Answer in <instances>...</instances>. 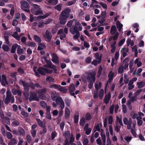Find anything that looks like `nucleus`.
Returning a JSON list of instances; mask_svg holds the SVG:
<instances>
[{"mask_svg":"<svg viewBox=\"0 0 145 145\" xmlns=\"http://www.w3.org/2000/svg\"><path fill=\"white\" fill-rule=\"evenodd\" d=\"M59 94L56 91L53 92L51 94L52 99L56 101L57 104H59L61 110H63L65 107V104L63 101L60 97H58Z\"/></svg>","mask_w":145,"mask_h":145,"instance_id":"obj_1","label":"nucleus"},{"mask_svg":"<svg viewBox=\"0 0 145 145\" xmlns=\"http://www.w3.org/2000/svg\"><path fill=\"white\" fill-rule=\"evenodd\" d=\"M19 84L21 85H23L24 88V90L25 91L24 93V95L26 100H28L29 99V93L28 92L29 91V87L31 86L32 89L34 88V86L32 83H30V84L25 83L22 80H21L19 82Z\"/></svg>","mask_w":145,"mask_h":145,"instance_id":"obj_2","label":"nucleus"},{"mask_svg":"<svg viewBox=\"0 0 145 145\" xmlns=\"http://www.w3.org/2000/svg\"><path fill=\"white\" fill-rule=\"evenodd\" d=\"M33 69L36 75L37 76H39V73L42 75H45L46 73L50 74L52 73L53 72L52 70H48L42 67H40L37 69V67H34Z\"/></svg>","mask_w":145,"mask_h":145,"instance_id":"obj_3","label":"nucleus"},{"mask_svg":"<svg viewBox=\"0 0 145 145\" xmlns=\"http://www.w3.org/2000/svg\"><path fill=\"white\" fill-rule=\"evenodd\" d=\"M31 6L32 7L31 10L32 13L36 15H43V13L39 5L36 4H31Z\"/></svg>","mask_w":145,"mask_h":145,"instance_id":"obj_4","label":"nucleus"},{"mask_svg":"<svg viewBox=\"0 0 145 145\" xmlns=\"http://www.w3.org/2000/svg\"><path fill=\"white\" fill-rule=\"evenodd\" d=\"M21 9L24 11L27 12H29V10L27 9L29 8L30 6L28 3L24 1H23L20 2Z\"/></svg>","mask_w":145,"mask_h":145,"instance_id":"obj_5","label":"nucleus"},{"mask_svg":"<svg viewBox=\"0 0 145 145\" xmlns=\"http://www.w3.org/2000/svg\"><path fill=\"white\" fill-rule=\"evenodd\" d=\"M29 101H39V99L36 93L35 92H31L30 93L29 98Z\"/></svg>","mask_w":145,"mask_h":145,"instance_id":"obj_6","label":"nucleus"},{"mask_svg":"<svg viewBox=\"0 0 145 145\" xmlns=\"http://www.w3.org/2000/svg\"><path fill=\"white\" fill-rule=\"evenodd\" d=\"M48 16L47 15L40 16L37 17L33 16V15L30 14V21L31 22H33L34 20H35L37 19H45Z\"/></svg>","mask_w":145,"mask_h":145,"instance_id":"obj_7","label":"nucleus"},{"mask_svg":"<svg viewBox=\"0 0 145 145\" xmlns=\"http://www.w3.org/2000/svg\"><path fill=\"white\" fill-rule=\"evenodd\" d=\"M68 17V16L61 14L59 18L60 24L62 25L65 24L67 22Z\"/></svg>","mask_w":145,"mask_h":145,"instance_id":"obj_8","label":"nucleus"},{"mask_svg":"<svg viewBox=\"0 0 145 145\" xmlns=\"http://www.w3.org/2000/svg\"><path fill=\"white\" fill-rule=\"evenodd\" d=\"M95 73L93 72L90 74L87 78V80L88 82H94L95 80Z\"/></svg>","mask_w":145,"mask_h":145,"instance_id":"obj_9","label":"nucleus"},{"mask_svg":"<svg viewBox=\"0 0 145 145\" xmlns=\"http://www.w3.org/2000/svg\"><path fill=\"white\" fill-rule=\"evenodd\" d=\"M12 94L10 91L8 90L7 91V96L5 100L4 101L5 103L7 104L10 101V98L12 97L11 96Z\"/></svg>","mask_w":145,"mask_h":145,"instance_id":"obj_10","label":"nucleus"},{"mask_svg":"<svg viewBox=\"0 0 145 145\" xmlns=\"http://www.w3.org/2000/svg\"><path fill=\"white\" fill-rule=\"evenodd\" d=\"M136 123H133V125L131 128V131L132 135L135 137H136L137 136V134L136 133V129L135 128V126H136Z\"/></svg>","mask_w":145,"mask_h":145,"instance_id":"obj_11","label":"nucleus"},{"mask_svg":"<svg viewBox=\"0 0 145 145\" xmlns=\"http://www.w3.org/2000/svg\"><path fill=\"white\" fill-rule=\"evenodd\" d=\"M52 61L55 63L59 64L58 58L57 55L54 53L51 54Z\"/></svg>","mask_w":145,"mask_h":145,"instance_id":"obj_12","label":"nucleus"},{"mask_svg":"<svg viewBox=\"0 0 145 145\" xmlns=\"http://www.w3.org/2000/svg\"><path fill=\"white\" fill-rule=\"evenodd\" d=\"M114 75V73L112 71H111L109 73L108 77L109 78L108 80L107 81L106 85H107L108 83H110L112 80Z\"/></svg>","mask_w":145,"mask_h":145,"instance_id":"obj_13","label":"nucleus"},{"mask_svg":"<svg viewBox=\"0 0 145 145\" xmlns=\"http://www.w3.org/2000/svg\"><path fill=\"white\" fill-rule=\"evenodd\" d=\"M111 97L110 93L109 92L105 96V98L104 99L103 102L106 104H107L110 100Z\"/></svg>","mask_w":145,"mask_h":145,"instance_id":"obj_14","label":"nucleus"},{"mask_svg":"<svg viewBox=\"0 0 145 145\" xmlns=\"http://www.w3.org/2000/svg\"><path fill=\"white\" fill-rule=\"evenodd\" d=\"M128 51V48L124 47L122 48L121 50V52L123 56L125 57L127 56Z\"/></svg>","mask_w":145,"mask_h":145,"instance_id":"obj_15","label":"nucleus"},{"mask_svg":"<svg viewBox=\"0 0 145 145\" xmlns=\"http://www.w3.org/2000/svg\"><path fill=\"white\" fill-rule=\"evenodd\" d=\"M44 36L45 38L47 39L48 40H50L52 38L50 33L48 30L46 31L45 34Z\"/></svg>","mask_w":145,"mask_h":145,"instance_id":"obj_16","label":"nucleus"},{"mask_svg":"<svg viewBox=\"0 0 145 145\" xmlns=\"http://www.w3.org/2000/svg\"><path fill=\"white\" fill-rule=\"evenodd\" d=\"M69 31L73 35H74L76 33H79V32L76 29L75 26L71 27Z\"/></svg>","mask_w":145,"mask_h":145,"instance_id":"obj_17","label":"nucleus"},{"mask_svg":"<svg viewBox=\"0 0 145 145\" xmlns=\"http://www.w3.org/2000/svg\"><path fill=\"white\" fill-rule=\"evenodd\" d=\"M74 26L79 31L82 30V27L81 24L79 22H76L75 23Z\"/></svg>","mask_w":145,"mask_h":145,"instance_id":"obj_18","label":"nucleus"},{"mask_svg":"<svg viewBox=\"0 0 145 145\" xmlns=\"http://www.w3.org/2000/svg\"><path fill=\"white\" fill-rule=\"evenodd\" d=\"M58 90L63 93H65L67 92V89L65 87H63L59 85L58 89Z\"/></svg>","mask_w":145,"mask_h":145,"instance_id":"obj_19","label":"nucleus"},{"mask_svg":"<svg viewBox=\"0 0 145 145\" xmlns=\"http://www.w3.org/2000/svg\"><path fill=\"white\" fill-rule=\"evenodd\" d=\"M70 112L69 108L66 107L65 110V117L66 118H68L70 116Z\"/></svg>","mask_w":145,"mask_h":145,"instance_id":"obj_20","label":"nucleus"},{"mask_svg":"<svg viewBox=\"0 0 145 145\" xmlns=\"http://www.w3.org/2000/svg\"><path fill=\"white\" fill-rule=\"evenodd\" d=\"M39 46L37 48V50H41L45 48V44L43 43L40 42L38 44Z\"/></svg>","mask_w":145,"mask_h":145,"instance_id":"obj_21","label":"nucleus"},{"mask_svg":"<svg viewBox=\"0 0 145 145\" xmlns=\"http://www.w3.org/2000/svg\"><path fill=\"white\" fill-rule=\"evenodd\" d=\"M71 9L70 8H67L63 11L61 14L68 16V14L71 12Z\"/></svg>","mask_w":145,"mask_h":145,"instance_id":"obj_22","label":"nucleus"},{"mask_svg":"<svg viewBox=\"0 0 145 145\" xmlns=\"http://www.w3.org/2000/svg\"><path fill=\"white\" fill-rule=\"evenodd\" d=\"M12 36L18 41H19L20 40V37L18 35V33L16 31L14 32L13 34L12 35Z\"/></svg>","mask_w":145,"mask_h":145,"instance_id":"obj_23","label":"nucleus"},{"mask_svg":"<svg viewBox=\"0 0 145 145\" xmlns=\"http://www.w3.org/2000/svg\"><path fill=\"white\" fill-rule=\"evenodd\" d=\"M116 31L117 29L116 26L114 25L112 26L110 31V34L112 35H113L116 33Z\"/></svg>","mask_w":145,"mask_h":145,"instance_id":"obj_24","label":"nucleus"},{"mask_svg":"<svg viewBox=\"0 0 145 145\" xmlns=\"http://www.w3.org/2000/svg\"><path fill=\"white\" fill-rule=\"evenodd\" d=\"M46 81L49 83L55 82L54 79L53 77L50 76L47 77L46 79Z\"/></svg>","mask_w":145,"mask_h":145,"instance_id":"obj_25","label":"nucleus"},{"mask_svg":"<svg viewBox=\"0 0 145 145\" xmlns=\"http://www.w3.org/2000/svg\"><path fill=\"white\" fill-rule=\"evenodd\" d=\"M48 3L52 5H55L58 3V0H46Z\"/></svg>","mask_w":145,"mask_h":145,"instance_id":"obj_26","label":"nucleus"},{"mask_svg":"<svg viewBox=\"0 0 145 145\" xmlns=\"http://www.w3.org/2000/svg\"><path fill=\"white\" fill-rule=\"evenodd\" d=\"M17 142L16 139L14 138L11 139L10 141L8 142V145H16Z\"/></svg>","mask_w":145,"mask_h":145,"instance_id":"obj_27","label":"nucleus"},{"mask_svg":"<svg viewBox=\"0 0 145 145\" xmlns=\"http://www.w3.org/2000/svg\"><path fill=\"white\" fill-rule=\"evenodd\" d=\"M95 85V89L97 91L101 87V83L100 82H97L96 83Z\"/></svg>","mask_w":145,"mask_h":145,"instance_id":"obj_28","label":"nucleus"},{"mask_svg":"<svg viewBox=\"0 0 145 145\" xmlns=\"http://www.w3.org/2000/svg\"><path fill=\"white\" fill-rule=\"evenodd\" d=\"M116 123L117 124H118V123H119L121 126H123L121 119L119 118L118 116H116Z\"/></svg>","mask_w":145,"mask_h":145,"instance_id":"obj_29","label":"nucleus"},{"mask_svg":"<svg viewBox=\"0 0 145 145\" xmlns=\"http://www.w3.org/2000/svg\"><path fill=\"white\" fill-rule=\"evenodd\" d=\"M101 60L100 59H99V60L94 59L92 62L91 64L94 65H96L99 63L101 62Z\"/></svg>","mask_w":145,"mask_h":145,"instance_id":"obj_30","label":"nucleus"},{"mask_svg":"<svg viewBox=\"0 0 145 145\" xmlns=\"http://www.w3.org/2000/svg\"><path fill=\"white\" fill-rule=\"evenodd\" d=\"M138 88H142L145 85V83L144 82H141L137 83Z\"/></svg>","mask_w":145,"mask_h":145,"instance_id":"obj_31","label":"nucleus"},{"mask_svg":"<svg viewBox=\"0 0 145 145\" xmlns=\"http://www.w3.org/2000/svg\"><path fill=\"white\" fill-rule=\"evenodd\" d=\"M17 53L19 54L20 55L22 54H23L24 50L23 49L21 48H20V46L19 45H18L17 46Z\"/></svg>","mask_w":145,"mask_h":145,"instance_id":"obj_32","label":"nucleus"},{"mask_svg":"<svg viewBox=\"0 0 145 145\" xmlns=\"http://www.w3.org/2000/svg\"><path fill=\"white\" fill-rule=\"evenodd\" d=\"M59 85L56 84H53L49 86V88L50 89H54L58 90Z\"/></svg>","mask_w":145,"mask_h":145,"instance_id":"obj_33","label":"nucleus"},{"mask_svg":"<svg viewBox=\"0 0 145 145\" xmlns=\"http://www.w3.org/2000/svg\"><path fill=\"white\" fill-rule=\"evenodd\" d=\"M46 89L45 88H43L41 90H37L36 91V92L38 94H44L45 93L46 91Z\"/></svg>","mask_w":145,"mask_h":145,"instance_id":"obj_34","label":"nucleus"},{"mask_svg":"<svg viewBox=\"0 0 145 145\" xmlns=\"http://www.w3.org/2000/svg\"><path fill=\"white\" fill-rule=\"evenodd\" d=\"M35 42L39 43L41 41V40L40 38L37 35H34L33 36Z\"/></svg>","mask_w":145,"mask_h":145,"instance_id":"obj_35","label":"nucleus"},{"mask_svg":"<svg viewBox=\"0 0 145 145\" xmlns=\"http://www.w3.org/2000/svg\"><path fill=\"white\" fill-rule=\"evenodd\" d=\"M62 5L61 4H59L54 7V8L56 10L59 11H60L61 10Z\"/></svg>","mask_w":145,"mask_h":145,"instance_id":"obj_36","label":"nucleus"},{"mask_svg":"<svg viewBox=\"0 0 145 145\" xmlns=\"http://www.w3.org/2000/svg\"><path fill=\"white\" fill-rule=\"evenodd\" d=\"M18 46V45L16 44H14L12 46L11 50V52L12 53L14 54L15 53L16 49V48H17Z\"/></svg>","mask_w":145,"mask_h":145,"instance_id":"obj_37","label":"nucleus"},{"mask_svg":"<svg viewBox=\"0 0 145 145\" xmlns=\"http://www.w3.org/2000/svg\"><path fill=\"white\" fill-rule=\"evenodd\" d=\"M116 26L117 28L119 29V31H120L123 26L122 24H121L119 21H118L116 22Z\"/></svg>","mask_w":145,"mask_h":145,"instance_id":"obj_38","label":"nucleus"},{"mask_svg":"<svg viewBox=\"0 0 145 145\" xmlns=\"http://www.w3.org/2000/svg\"><path fill=\"white\" fill-rule=\"evenodd\" d=\"M134 63L137 64V66L138 67H140L142 65V63L139 61L138 59H137L134 61Z\"/></svg>","mask_w":145,"mask_h":145,"instance_id":"obj_39","label":"nucleus"},{"mask_svg":"<svg viewBox=\"0 0 145 145\" xmlns=\"http://www.w3.org/2000/svg\"><path fill=\"white\" fill-rule=\"evenodd\" d=\"M102 55V54H101L100 56H99V53L96 52L94 56L95 59L99 60V59H100L101 60Z\"/></svg>","mask_w":145,"mask_h":145,"instance_id":"obj_40","label":"nucleus"},{"mask_svg":"<svg viewBox=\"0 0 145 145\" xmlns=\"http://www.w3.org/2000/svg\"><path fill=\"white\" fill-rule=\"evenodd\" d=\"M101 136L102 138V140L103 142L105 143L106 141V138L105 135L104 133H103V131L102 130H101Z\"/></svg>","mask_w":145,"mask_h":145,"instance_id":"obj_41","label":"nucleus"},{"mask_svg":"<svg viewBox=\"0 0 145 145\" xmlns=\"http://www.w3.org/2000/svg\"><path fill=\"white\" fill-rule=\"evenodd\" d=\"M70 133L69 131H67L65 132L63 136L65 137L66 138H69L70 136Z\"/></svg>","mask_w":145,"mask_h":145,"instance_id":"obj_42","label":"nucleus"},{"mask_svg":"<svg viewBox=\"0 0 145 145\" xmlns=\"http://www.w3.org/2000/svg\"><path fill=\"white\" fill-rule=\"evenodd\" d=\"M65 101L66 105L68 107L70 106L71 101L67 98H66L65 100Z\"/></svg>","mask_w":145,"mask_h":145,"instance_id":"obj_43","label":"nucleus"},{"mask_svg":"<svg viewBox=\"0 0 145 145\" xmlns=\"http://www.w3.org/2000/svg\"><path fill=\"white\" fill-rule=\"evenodd\" d=\"M124 71V69L123 65H121L120 66L118 70V72L119 74H121Z\"/></svg>","mask_w":145,"mask_h":145,"instance_id":"obj_44","label":"nucleus"},{"mask_svg":"<svg viewBox=\"0 0 145 145\" xmlns=\"http://www.w3.org/2000/svg\"><path fill=\"white\" fill-rule=\"evenodd\" d=\"M79 119V115L78 113L76 114L74 116V122L77 123L78 122Z\"/></svg>","mask_w":145,"mask_h":145,"instance_id":"obj_45","label":"nucleus"},{"mask_svg":"<svg viewBox=\"0 0 145 145\" xmlns=\"http://www.w3.org/2000/svg\"><path fill=\"white\" fill-rule=\"evenodd\" d=\"M132 137L130 136H126L124 137V139L127 143H129L131 140Z\"/></svg>","mask_w":145,"mask_h":145,"instance_id":"obj_46","label":"nucleus"},{"mask_svg":"<svg viewBox=\"0 0 145 145\" xmlns=\"http://www.w3.org/2000/svg\"><path fill=\"white\" fill-rule=\"evenodd\" d=\"M142 118V117H138L137 118V123L139 126L141 125L142 124V121L141 120Z\"/></svg>","mask_w":145,"mask_h":145,"instance_id":"obj_47","label":"nucleus"},{"mask_svg":"<svg viewBox=\"0 0 145 145\" xmlns=\"http://www.w3.org/2000/svg\"><path fill=\"white\" fill-rule=\"evenodd\" d=\"M104 91L103 89H101L99 95V96L100 98V99H102L104 95Z\"/></svg>","mask_w":145,"mask_h":145,"instance_id":"obj_48","label":"nucleus"},{"mask_svg":"<svg viewBox=\"0 0 145 145\" xmlns=\"http://www.w3.org/2000/svg\"><path fill=\"white\" fill-rule=\"evenodd\" d=\"M85 119L84 118H82L80 121V126L83 127L85 124Z\"/></svg>","mask_w":145,"mask_h":145,"instance_id":"obj_49","label":"nucleus"},{"mask_svg":"<svg viewBox=\"0 0 145 145\" xmlns=\"http://www.w3.org/2000/svg\"><path fill=\"white\" fill-rule=\"evenodd\" d=\"M18 132L20 135H23L25 134L24 130L22 128H20L18 129Z\"/></svg>","mask_w":145,"mask_h":145,"instance_id":"obj_50","label":"nucleus"},{"mask_svg":"<svg viewBox=\"0 0 145 145\" xmlns=\"http://www.w3.org/2000/svg\"><path fill=\"white\" fill-rule=\"evenodd\" d=\"M42 127L43 128L42 130L40 132V134L41 135L45 134L47 132V129L45 125H44Z\"/></svg>","mask_w":145,"mask_h":145,"instance_id":"obj_51","label":"nucleus"},{"mask_svg":"<svg viewBox=\"0 0 145 145\" xmlns=\"http://www.w3.org/2000/svg\"><path fill=\"white\" fill-rule=\"evenodd\" d=\"M39 98L44 100H45L46 99V96L43 94H39L38 95Z\"/></svg>","mask_w":145,"mask_h":145,"instance_id":"obj_52","label":"nucleus"},{"mask_svg":"<svg viewBox=\"0 0 145 145\" xmlns=\"http://www.w3.org/2000/svg\"><path fill=\"white\" fill-rule=\"evenodd\" d=\"M36 120L38 125L40 126L41 127H42L43 126H44L43 125V122L41 121L39 119L37 118Z\"/></svg>","mask_w":145,"mask_h":145,"instance_id":"obj_53","label":"nucleus"},{"mask_svg":"<svg viewBox=\"0 0 145 145\" xmlns=\"http://www.w3.org/2000/svg\"><path fill=\"white\" fill-rule=\"evenodd\" d=\"M124 76L125 78L124 80V82L125 83L127 84L128 83L129 80V78L128 77V75L127 74H125Z\"/></svg>","mask_w":145,"mask_h":145,"instance_id":"obj_54","label":"nucleus"},{"mask_svg":"<svg viewBox=\"0 0 145 145\" xmlns=\"http://www.w3.org/2000/svg\"><path fill=\"white\" fill-rule=\"evenodd\" d=\"M46 63L47 64V65L46 67L50 68L52 67L53 65H52V62L50 60H48Z\"/></svg>","mask_w":145,"mask_h":145,"instance_id":"obj_55","label":"nucleus"},{"mask_svg":"<svg viewBox=\"0 0 145 145\" xmlns=\"http://www.w3.org/2000/svg\"><path fill=\"white\" fill-rule=\"evenodd\" d=\"M44 24H45L44 23L43 21H41L39 23L38 27L39 28H42L44 27Z\"/></svg>","mask_w":145,"mask_h":145,"instance_id":"obj_56","label":"nucleus"},{"mask_svg":"<svg viewBox=\"0 0 145 145\" xmlns=\"http://www.w3.org/2000/svg\"><path fill=\"white\" fill-rule=\"evenodd\" d=\"M142 89H139L137 90L134 93V95L135 97H137L138 96L140 93L142 92Z\"/></svg>","mask_w":145,"mask_h":145,"instance_id":"obj_57","label":"nucleus"},{"mask_svg":"<svg viewBox=\"0 0 145 145\" xmlns=\"http://www.w3.org/2000/svg\"><path fill=\"white\" fill-rule=\"evenodd\" d=\"M20 122L19 121H15L13 122L12 123V125L13 126H16L20 124Z\"/></svg>","mask_w":145,"mask_h":145,"instance_id":"obj_58","label":"nucleus"},{"mask_svg":"<svg viewBox=\"0 0 145 145\" xmlns=\"http://www.w3.org/2000/svg\"><path fill=\"white\" fill-rule=\"evenodd\" d=\"M2 48L3 50L5 52L8 51L9 49L8 46L6 45H3Z\"/></svg>","mask_w":145,"mask_h":145,"instance_id":"obj_59","label":"nucleus"},{"mask_svg":"<svg viewBox=\"0 0 145 145\" xmlns=\"http://www.w3.org/2000/svg\"><path fill=\"white\" fill-rule=\"evenodd\" d=\"M40 104L41 106L43 108H46L47 106V105L46 103L44 101H41L40 102Z\"/></svg>","mask_w":145,"mask_h":145,"instance_id":"obj_60","label":"nucleus"},{"mask_svg":"<svg viewBox=\"0 0 145 145\" xmlns=\"http://www.w3.org/2000/svg\"><path fill=\"white\" fill-rule=\"evenodd\" d=\"M57 135V133L55 131H53L51 134V139L53 140Z\"/></svg>","mask_w":145,"mask_h":145,"instance_id":"obj_61","label":"nucleus"},{"mask_svg":"<svg viewBox=\"0 0 145 145\" xmlns=\"http://www.w3.org/2000/svg\"><path fill=\"white\" fill-rule=\"evenodd\" d=\"M6 135L8 139H11L12 137V134L9 132H7L6 133Z\"/></svg>","mask_w":145,"mask_h":145,"instance_id":"obj_62","label":"nucleus"},{"mask_svg":"<svg viewBox=\"0 0 145 145\" xmlns=\"http://www.w3.org/2000/svg\"><path fill=\"white\" fill-rule=\"evenodd\" d=\"M27 45L30 46L34 47L35 46L36 44L34 42H30L27 43Z\"/></svg>","mask_w":145,"mask_h":145,"instance_id":"obj_63","label":"nucleus"},{"mask_svg":"<svg viewBox=\"0 0 145 145\" xmlns=\"http://www.w3.org/2000/svg\"><path fill=\"white\" fill-rule=\"evenodd\" d=\"M88 143V140L87 138H85L83 141V145H87Z\"/></svg>","mask_w":145,"mask_h":145,"instance_id":"obj_64","label":"nucleus"}]
</instances>
